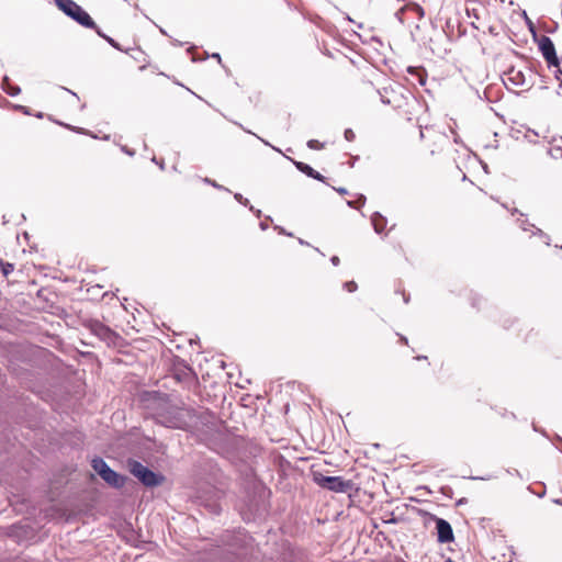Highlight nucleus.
Returning a JSON list of instances; mask_svg holds the SVG:
<instances>
[{
    "label": "nucleus",
    "mask_w": 562,
    "mask_h": 562,
    "mask_svg": "<svg viewBox=\"0 0 562 562\" xmlns=\"http://www.w3.org/2000/svg\"><path fill=\"white\" fill-rule=\"evenodd\" d=\"M366 196L363 194H358L357 200H348L347 205L351 209H360L366 204Z\"/></svg>",
    "instance_id": "16"
},
{
    "label": "nucleus",
    "mask_w": 562,
    "mask_h": 562,
    "mask_svg": "<svg viewBox=\"0 0 562 562\" xmlns=\"http://www.w3.org/2000/svg\"><path fill=\"white\" fill-rule=\"evenodd\" d=\"M437 540L439 543H450L454 540L452 527L443 518H436Z\"/></svg>",
    "instance_id": "8"
},
{
    "label": "nucleus",
    "mask_w": 562,
    "mask_h": 562,
    "mask_svg": "<svg viewBox=\"0 0 562 562\" xmlns=\"http://www.w3.org/2000/svg\"><path fill=\"white\" fill-rule=\"evenodd\" d=\"M465 503V498H461L460 501H458V505H461V504H464Z\"/></svg>",
    "instance_id": "44"
},
{
    "label": "nucleus",
    "mask_w": 562,
    "mask_h": 562,
    "mask_svg": "<svg viewBox=\"0 0 562 562\" xmlns=\"http://www.w3.org/2000/svg\"><path fill=\"white\" fill-rule=\"evenodd\" d=\"M2 89L12 97L18 95L21 92L20 87L11 83L7 76L3 77Z\"/></svg>",
    "instance_id": "14"
},
{
    "label": "nucleus",
    "mask_w": 562,
    "mask_h": 562,
    "mask_svg": "<svg viewBox=\"0 0 562 562\" xmlns=\"http://www.w3.org/2000/svg\"><path fill=\"white\" fill-rule=\"evenodd\" d=\"M335 191H337L339 194H348V190L346 188H334Z\"/></svg>",
    "instance_id": "30"
},
{
    "label": "nucleus",
    "mask_w": 562,
    "mask_h": 562,
    "mask_svg": "<svg viewBox=\"0 0 562 562\" xmlns=\"http://www.w3.org/2000/svg\"><path fill=\"white\" fill-rule=\"evenodd\" d=\"M409 10H411L412 12H414V14H415L419 20H420V19H423V18H424V15H425V11H424V9H423L419 4H417V3H412V4L409 5Z\"/></svg>",
    "instance_id": "19"
},
{
    "label": "nucleus",
    "mask_w": 562,
    "mask_h": 562,
    "mask_svg": "<svg viewBox=\"0 0 562 562\" xmlns=\"http://www.w3.org/2000/svg\"><path fill=\"white\" fill-rule=\"evenodd\" d=\"M553 74V78L557 80V81H560V88H562V81H561V76H562V71L561 72H552Z\"/></svg>",
    "instance_id": "29"
},
{
    "label": "nucleus",
    "mask_w": 562,
    "mask_h": 562,
    "mask_svg": "<svg viewBox=\"0 0 562 562\" xmlns=\"http://www.w3.org/2000/svg\"><path fill=\"white\" fill-rule=\"evenodd\" d=\"M93 471L110 486L119 488L125 483V476L112 470L102 458H94L91 461Z\"/></svg>",
    "instance_id": "6"
},
{
    "label": "nucleus",
    "mask_w": 562,
    "mask_h": 562,
    "mask_svg": "<svg viewBox=\"0 0 562 562\" xmlns=\"http://www.w3.org/2000/svg\"><path fill=\"white\" fill-rule=\"evenodd\" d=\"M235 124H236V125H238L240 128H243L245 132H247V133H250V134L255 135V136H256L258 139H260L265 145H267V146L271 147L273 150H276V151H278V153H282V151H281V149H279L278 147H276V146L271 145L268 140H266V139H263V138L259 137V136H258V135H256L255 133H252V132H250V131L246 130L241 124H239V123H237V122H235Z\"/></svg>",
    "instance_id": "18"
},
{
    "label": "nucleus",
    "mask_w": 562,
    "mask_h": 562,
    "mask_svg": "<svg viewBox=\"0 0 562 562\" xmlns=\"http://www.w3.org/2000/svg\"><path fill=\"white\" fill-rule=\"evenodd\" d=\"M131 473L140 481V462L134 461L131 464Z\"/></svg>",
    "instance_id": "20"
},
{
    "label": "nucleus",
    "mask_w": 562,
    "mask_h": 562,
    "mask_svg": "<svg viewBox=\"0 0 562 562\" xmlns=\"http://www.w3.org/2000/svg\"><path fill=\"white\" fill-rule=\"evenodd\" d=\"M472 480H487L488 477H482V476H472Z\"/></svg>",
    "instance_id": "42"
},
{
    "label": "nucleus",
    "mask_w": 562,
    "mask_h": 562,
    "mask_svg": "<svg viewBox=\"0 0 562 562\" xmlns=\"http://www.w3.org/2000/svg\"><path fill=\"white\" fill-rule=\"evenodd\" d=\"M520 227H521L524 231H529V227L535 228V231L532 232V234H533L535 236H539V237L543 240L544 245L550 246V237H549V235H547V234H546L544 232H542L540 228L535 227V225H533V224H529V223H527V221H521V223H520Z\"/></svg>",
    "instance_id": "13"
},
{
    "label": "nucleus",
    "mask_w": 562,
    "mask_h": 562,
    "mask_svg": "<svg viewBox=\"0 0 562 562\" xmlns=\"http://www.w3.org/2000/svg\"><path fill=\"white\" fill-rule=\"evenodd\" d=\"M344 136L345 138L348 140V142H352L356 137L353 131L351 128H347L344 133Z\"/></svg>",
    "instance_id": "26"
},
{
    "label": "nucleus",
    "mask_w": 562,
    "mask_h": 562,
    "mask_svg": "<svg viewBox=\"0 0 562 562\" xmlns=\"http://www.w3.org/2000/svg\"><path fill=\"white\" fill-rule=\"evenodd\" d=\"M259 226L262 231H266L268 228V224L266 222H260Z\"/></svg>",
    "instance_id": "37"
},
{
    "label": "nucleus",
    "mask_w": 562,
    "mask_h": 562,
    "mask_svg": "<svg viewBox=\"0 0 562 562\" xmlns=\"http://www.w3.org/2000/svg\"><path fill=\"white\" fill-rule=\"evenodd\" d=\"M397 336L400 337V340H401V342H402V344H404V345H408V339H407V337H405V336H403V335H401V334H398V333H397Z\"/></svg>",
    "instance_id": "32"
},
{
    "label": "nucleus",
    "mask_w": 562,
    "mask_h": 562,
    "mask_svg": "<svg viewBox=\"0 0 562 562\" xmlns=\"http://www.w3.org/2000/svg\"><path fill=\"white\" fill-rule=\"evenodd\" d=\"M307 147L311 148V149H321V148H323V144H321L316 139H310L307 142Z\"/></svg>",
    "instance_id": "23"
},
{
    "label": "nucleus",
    "mask_w": 562,
    "mask_h": 562,
    "mask_svg": "<svg viewBox=\"0 0 562 562\" xmlns=\"http://www.w3.org/2000/svg\"><path fill=\"white\" fill-rule=\"evenodd\" d=\"M344 289H346L348 292L352 293L357 291L358 284L355 281H347L344 283Z\"/></svg>",
    "instance_id": "22"
},
{
    "label": "nucleus",
    "mask_w": 562,
    "mask_h": 562,
    "mask_svg": "<svg viewBox=\"0 0 562 562\" xmlns=\"http://www.w3.org/2000/svg\"><path fill=\"white\" fill-rule=\"evenodd\" d=\"M162 357L165 358L166 363L170 362V372L178 382L191 383L195 380L193 370L184 360L173 356L170 350H168L167 353H164Z\"/></svg>",
    "instance_id": "4"
},
{
    "label": "nucleus",
    "mask_w": 562,
    "mask_h": 562,
    "mask_svg": "<svg viewBox=\"0 0 562 562\" xmlns=\"http://www.w3.org/2000/svg\"><path fill=\"white\" fill-rule=\"evenodd\" d=\"M330 261H331V263H333L334 266H338V265H339V262H340V260H339V258H338L337 256H333V257L330 258Z\"/></svg>",
    "instance_id": "34"
},
{
    "label": "nucleus",
    "mask_w": 562,
    "mask_h": 562,
    "mask_svg": "<svg viewBox=\"0 0 562 562\" xmlns=\"http://www.w3.org/2000/svg\"><path fill=\"white\" fill-rule=\"evenodd\" d=\"M415 359L416 360H427V357L426 356H417Z\"/></svg>",
    "instance_id": "41"
},
{
    "label": "nucleus",
    "mask_w": 562,
    "mask_h": 562,
    "mask_svg": "<svg viewBox=\"0 0 562 562\" xmlns=\"http://www.w3.org/2000/svg\"><path fill=\"white\" fill-rule=\"evenodd\" d=\"M91 331L108 345L113 344L116 337L113 330L100 322H93L91 324Z\"/></svg>",
    "instance_id": "9"
},
{
    "label": "nucleus",
    "mask_w": 562,
    "mask_h": 562,
    "mask_svg": "<svg viewBox=\"0 0 562 562\" xmlns=\"http://www.w3.org/2000/svg\"><path fill=\"white\" fill-rule=\"evenodd\" d=\"M507 473H509V474H512V475L519 476V477L521 476V475H520V472H519L518 470H516V469H515V470H513V471L507 470Z\"/></svg>",
    "instance_id": "36"
},
{
    "label": "nucleus",
    "mask_w": 562,
    "mask_h": 562,
    "mask_svg": "<svg viewBox=\"0 0 562 562\" xmlns=\"http://www.w3.org/2000/svg\"><path fill=\"white\" fill-rule=\"evenodd\" d=\"M213 57L217 58L218 64H221V58H220L218 54H214Z\"/></svg>",
    "instance_id": "46"
},
{
    "label": "nucleus",
    "mask_w": 562,
    "mask_h": 562,
    "mask_svg": "<svg viewBox=\"0 0 562 562\" xmlns=\"http://www.w3.org/2000/svg\"><path fill=\"white\" fill-rule=\"evenodd\" d=\"M14 109L18 111H21L25 115H31V111L27 106L16 104V105H14Z\"/></svg>",
    "instance_id": "28"
},
{
    "label": "nucleus",
    "mask_w": 562,
    "mask_h": 562,
    "mask_svg": "<svg viewBox=\"0 0 562 562\" xmlns=\"http://www.w3.org/2000/svg\"><path fill=\"white\" fill-rule=\"evenodd\" d=\"M249 210H250L251 212H254V213H255V215H256L257 217H260V216H261V211H260V210H255V207H254V206H251V205L249 206Z\"/></svg>",
    "instance_id": "33"
},
{
    "label": "nucleus",
    "mask_w": 562,
    "mask_h": 562,
    "mask_svg": "<svg viewBox=\"0 0 562 562\" xmlns=\"http://www.w3.org/2000/svg\"><path fill=\"white\" fill-rule=\"evenodd\" d=\"M122 150L124 153H126L127 155H130V156H134L135 155V151H132V150L127 149L125 146L122 147Z\"/></svg>",
    "instance_id": "35"
},
{
    "label": "nucleus",
    "mask_w": 562,
    "mask_h": 562,
    "mask_svg": "<svg viewBox=\"0 0 562 562\" xmlns=\"http://www.w3.org/2000/svg\"><path fill=\"white\" fill-rule=\"evenodd\" d=\"M59 124H60V125H63V126H65V127H67V128L75 130L74 127H71V126H70V125H68V124H64V123H59Z\"/></svg>",
    "instance_id": "43"
},
{
    "label": "nucleus",
    "mask_w": 562,
    "mask_h": 562,
    "mask_svg": "<svg viewBox=\"0 0 562 562\" xmlns=\"http://www.w3.org/2000/svg\"><path fill=\"white\" fill-rule=\"evenodd\" d=\"M65 90L68 91L69 93H71L76 99H79L76 92H74L69 89H65Z\"/></svg>",
    "instance_id": "40"
},
{
    "label": "nucleus",
    "mask_w": 562,
    "mask_h": 562,
    "mask_svg": "<svg viewBox=\"0 0 562 562\" xmlns=\"http://www.w3.org/2000/svg\"><path fill=\"white\" fill-rule=\"evenodd\" d=\"M554 503L562 505V502L560 499H555Z\"/></svg>",
    "instance_id": "49"
},
{
    "label": "nucleus",
    "mask_w": 562,
    "mask_h": 562,
    "mask_svg": "<svg viewBox=\"0 0 562 562\" xmlns=\"http://www.w3.org/2000/svg\"><path fill=\"white\" fill-rule=\"evenodd\" d=\"M288 159H290L293 162V165L296 167V169L299 171H301L302 173H304L307 177L315 179L317 181L325 182V177L323 175H321L318 171L314 170L310 165L302 162V161L294 160L290 157H288Z\"/></svg>",
    "instance_id": "11"
},
{
    "label": "nucleus",
    "mask_w": 562,
    "mask_h": 562,
    "mask_svg": "<svg viewBox=\"0 0 562 562\" xmlns=\"http://www.w3.org/2000/svg\"><path fill=\"white\" fill-rule=\"evenodd\" d=\"M532 428H533V430H535V431H539L538 427H537L535 424L532 425ZM540 432H541L543 436H546V431H544V430H540Z\"/></svg>",
    "instance_id": "38"
},
{
    "label": "nucleus",
    "mask_w": 562,
    "mask_h": 562,
    "mask_svg": "<svg viewBox=\"0 0 562 562\" xmlns=\"http://www.w3.org/2000/svg\"><path fill=\"white\" fill-rule=\"evenodd\" d=\"M35 116L38 117V119H42L43 117V113L38 112V113L35 114Z\"/></svg>",
    "instance_id": "45"
},
{
    "label": "nucleus",
    "mask_w": 562,
    "mask_h": 562,
    "mask_svg": "<svg viewBox=\"0 0 562 562\" xmlns=\"http://www.w3.org/2000/svg\"><path fill=\"white\" fill-rule=\"evenodd\" d=\"M313 481L319 487L335 493H347L353 486V483L350 480H345L341 476L324 475L317 471L313 472Z\"/></svg>",
    "instance_id": "5"
},
{
    "label": "nucleus",
    "mask_w": 562,
    "mask_h": 562,
    "mask_svg": "<svg viewBox=\"0 0 562 562\" xmlns=\"http://www.w3.org/2000/svg\"><path fill=\"white\" fill-rule=\"evenodd\" d=\"M408 71H412V70H419L418 68H415V67H408L407 68Z\"/></svg>",
    "instance_id": "48"
},
{
    "label": "nucleus",
    "mask_w": 562,
    "mask_h": 562,
    "mask_svg": "<svg viewBox=\"0 0 562 562\" xmlns=\"http://www.w3.org/2000/svg\"><path fill=\"white\" fill-rule=\"evenodd\" d=\"M203 181H204L205 183L211 184L212 187H214V188H216V189H221V190L223 189V190L228 191V189H226V188H224L223 186L218 184V183H217V182H215L214 180H211L210 178H204V179H203Z\"/></svg>",
    "instance_id": "25"
},
{
    "label": "nucleus",
    "mask_w": 562,
    "mask_h": 562,
    "mask_svg": "<svg viewBox=\"0 0 562 562\" xmlns=\"http://www.w3.org/2000/svg\"><path fill=\"white\" fill-rule=\"evenodd\" d=\"M234 198L237 202H239L240 204L245 205V206H248L249 204V200L244 198L240 193H235L234 194Z\"/></svg>",
    "instance_id": "24"
},
{
    "label": "nucleus",
    "mask_w": 562,
    "mask_h": 562,
    "mask_svg": "<svg viewBox=\"0 0 562 562\" xmlns=\"http://www.w3.org/2000/svg\"><path fill=\"white\" fill-rule=\"evenodd\" d=\"M409 74L416 76L420 85H425L426 79H425L424 75H426L427 72L416 71V72H409Z\"/></svg>",
    "instance_id": "27"
},
{
    "label": "nucleus",
    "mask_w": 562,
    "mask_h": 562,
    "mask_svg": "<svg viewBox=\"0 0 562 562\" xmlns=\"http://www.w3.org/2000/svg\"><path fill=\"white\" fill-rule=\"evenodd\" d=\"M539 49L543 58L548 63V67H559L560 63L555 53V47L552 40L549 36L542 35L538 40Z\"/></svg>",
    "instance_id": "7"
},
{
    "label": "nucleus",
    "mask_w": 562,
    "mask_h": 562,
    "mask_svg": "<svg viewBox=\"0 0 562 562\" xmlns=\"http://www.w3.org/2000/svg\"><path fill=\"white\" fill-rule=\"evenodd\" d=\"M299 243H300L301 245H307V243H306V241H304V240H303V239H301V238H299Z\"/></svg>",
    "instance_id": "47"
},
{
    "label": "nucleus",
    "mask_w": 562,
    "mask_h": 562,
    "mask_svg": "<svg viewBox=\"0 0 562 562\" xmlns=\"http://www.w3.org/2000/svg\"><path fill=\"white\" fill-rule=\"evenodd\" d=\"M507 0H499V2L505 3Z\"/></svg>",
    "instance_id": "52"
},
{
    "label": "nucleus",
    "mask_w": 562,
    "mask_h": 562,
    "mask_svg": "<svg viewBox=\"0 0 562 562\" xmlns=\"http://www.w3.org/2000/svg\"><path fill=\"white\" fill-rule=\"evenodd\" d=\"M508 90L519 88L521 91L531 89L535 79L541 77V72H497Z\"/></svg>",
    "instance_id": "2"
},
{
    "label": "nucleus",
    "mask_w": 562,
    "mask_h": 562,
    "mask_svg": "<svg viewBox=\"0 0 562 562\" xmlns=\"http://www.w3.org/2000/svg\"><path fill=\"white\" fill-rule=\"evenodd\" d=\"M0 270L4 277H8L10 273L13 272L14 266L9 262H4L0 259Z\"/></svg>",
    "instance_id": "17"
},
{
    "label": "nucleus",
    "mask_w": 562,
    "mask_h": 562,
    "mask_svg": "<svg viewBox=\"0 0 562 562\" xmlns=\"http://www.w3.org/2000/svg\"><path fill=\"white\" fill-rule=\"evenodd\" d=\"M57 8L80 25L88 29H95L92 18L72 0H55Z\"/></svg>",
    "instance_id": "3"
},
{
    "label": "nucleus",
    "mask_w": 562,
    "mask_h": 562,
    "mask_svg": "<svg viewBox=\"0 0 562 562\" xmlns=\"http://www.w3.org/2000/svg\"><path fill=\"white\" fill-rule=\"evenodd\" d=\"M403 300H404L405 303H408L409 295H406L405 293H403Z\"/></svg>",
    "instance_id": "39"
},
{
    "label": "nucleus",
    "mask_w": 562,
    "mask_h": 562,
    "mask_svg": "<svg viewBox=\"0 0 562 562\" xmlns=\"http://www.w3.org/2000/svg\"><path fill=\"white\" fill-rule=\"evenodd\" d=\"M274 228L280 233V234H285L288 236H292L291 233H286L284 228L280 227V226H274Z\"/></svg>",
    "instance_id": "31"
},
{
    "label": "nucleus",
    "mask_w": 562,
    "mask_h": 562,
    "mask_svg": "<svg viewBox=\"0 0 562 562\" xmlns=\"http://www.w3.org/2000/svg\"><path fill=\"white\" fill-rule=\"evenodd\" d=\"M557 441H561L562 442V438L560 436H557Z\"/></svg>",
    "instance_id": "50"
},
{
    "label": "nucleus",
    "mask_w": 562,
    "mask_h": 562,
    "mask_svg": "<svg viewBox=\"0 0 562 562\" xmlns=\"http://www.w3.org/2000/svg\"><path fill=\"white\" fill-rule=\"evenodd\" d=\"M165 476L161 473H156L143 465V486L154 487L162 484Z\"/></svg>",
    "instance_id": "10"
},
{
    "label": "nucleus",
    "mask_w": 562,
    "mask_h": 562,
    "mask_svg": "<svg viewBox=\"0 0 562 562\" xmlns=\"http://www.w3.org/2000/svg\"><path fill=\"white\" fill-rule=\"evenodd\" d=\"M220 497V491L218 490H213L212 491V496L210 497V503L207 504V506L210 507L211 509V513L215 514V515H218L221 513V506L217 504V499Z\"/></svg>",
    "instance_id": "15"
},
{
    "label": "nucleus",
    "mask_w": 562,
    "mask_h": 562,
    "mask_svg": "<svg viewBox=\"0 0 562 562\" xmlns=\"http://www.w3.org/2000/svg\"><path fill=\"white\" fill-rule=\"evenodd\" d=\"M143 419H153L167 428L186 429L194 422L195 413L192 408L172 404L166 396L143 391Z\"/></svg>",
    "instance_id": "1"
},
{
    "label": "nucleus",
    "mask_w": 562,
    "mask_h": 562,
    "mask_svg": "<svg viewBox=\"0 0 562 562\" xmlns=\"http://www.w3.org/2000/svg\"><path fill=\"white\" fill-rule=\"evenodd\" d=\"M524 137L529 142V143H536L537 142V137H538V134L535 132V131H531V130H527Z\"/></svg>",
    "instance_id": "21"
},
{
    "label": "nucleus",
    "mask_w": 562,
    "mask_h": 562,
    "mask_svg": "<svg viewBox=\"0 0 562 562\" xmlns=\"http://www.w3.org/2000/svg\"><path fill=\"white\" fill-rule=\"evenodd\" d=\"M154 342L161 346V342L159 340H155Z\"/></svg>",
    "instance_id": "51"
},
{
    "label": "nucleus",
    "mask_w": 562,
    "mask_h": 562,
    "mask_svg": "<svg viewBox=\"0 0 562 562\" xmlns=\"http://www.w3.org/2000/svg\"><path fill=\"white\" fill-rule=\"evenodd\" d=\"M371 224L373 226L374 232L376 234H381L387 224V220L380 212H374L371 215Z\"/></svg>",
    "instance_id": "12"
}]
</instances>
